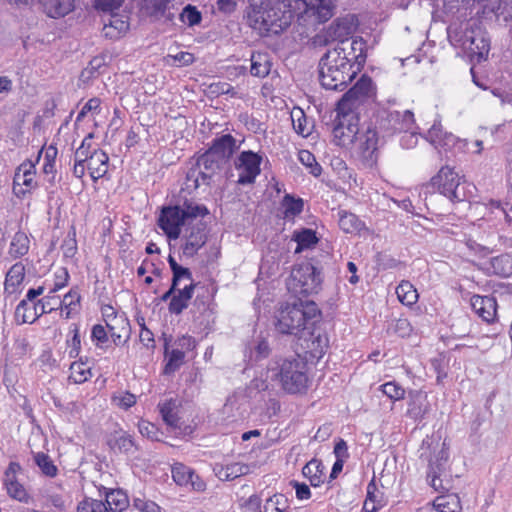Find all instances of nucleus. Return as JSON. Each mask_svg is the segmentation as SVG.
Listing matches in <instances>:
<instances>
[{
  "label": "nucleus",
  "mask_w": 512,
  "mask_h": 512,
  "mask_svg": "<svg viewBox=\"0 0 512 512\" xmlns=\"http://www.w3.org/2000/svg\"><path fill=\"white\" fill-rule=\"evenodd\" d=\"M299 161L309 169V172L318 177L321 175L322 168L316 161L315 156L308 150H300L298 153Z\"/></svg>",
  "instance_id": "5fc2aeb1"
},
{
  "label": "nucleus",
  "mask_w": 512,
  "mask_h": 512,
  "mask_svg": "<svg viewBox=\"0 0 512 512\" xmlns=\"http://www.w3.org/2000/svg\"><path fill=\"white\" fill-rule=\"evenodd\" d=\"M134 508L138 512H161V508L153 501L136 498L134 500Z\"/></svg>",
  "instance_id": "774afa93"
},
{
  "label": "nucleus",
  "mask_w": 512,
  "mask_h": 512,
  "mask_svg": "<svg viewBox=\"0 0 512 512\" xmlns=\"http://www.w3.org/2000/svg\"><path fill=\"white\" fill-rule=\"evenodd\" d=\"M328 345V339L324 335H317L311 342V346H309L313 357L321 358L325 353V349Z\"/></svg>",
  "instance_id": "0e129e2a"
},
{
  "label": "nucleus",
  "mask_w": 512,
  "mask_h": 512,
  "mask_svg": "<svg viewBox=\"0 0 512 512\" xmlns=\"http://www.w3.org/2000/svg\"><path fill=\"white\" fill-rule=\"evenodd\" d=\"M180 404L177 399H168L158 404L163 421L172 429L180 428Z\"/></svg>",
  "instance_id": "bb28decb"
},
{
  "label": "nucleus",
  "mask_w": 512,
  "mask_h": 512,
  "mask_svg": "<svg viewBox=\"0 0 512 512\" xmlns=\"http://www.w3.org/2000/svg\"><path fill=\"white\" fill-rule=\"evenodd\" d=\"M292 240L297 243L295 253H299L305 249H310L314 247L319 241L318 237L316 236V232L308 228L294 231Z\"/></svg>",
  "instance_id": "473e14b6"
},
{
  "label": "nucleus",
  "mask_w": 512,
  "mask_h": 512,
  "mask_svg": "<svg viewBox=\"0 0 512 512\" xmlns=\"http://www.w3.org/2000/svg\"><path fill=\"white\" fill-rule=\"evenodd\" d=\"M323 470L324 467L321 461L312 459L303 467L302 473L312 486L318 487L324 481L325 474Z\"/></svg>",
  "instance_id": "f704fd0d"
},
{
  "label": "nucleus",
  "mask_w": 512,
  "mask_h": 512,
  "mask_svg": "<svg viewBox=\"0 0 512 512\" xmlns=\"http://www.w3.org/2000/svg\"><path fill=\"white\" fill-rule=\"evenodd\" d=\"M288 508V500L283 494H274L264 504V512H283Z\"/></svg>",
  "instance_id": "6e6d98bb"
},
{
  "label": "nucleus",
  "mask_w": 512,
  "mask_h": 512,
  "mask_svg": "<svg viewBox=\"0 0 512 512\" xmlns=\"http://www.w3.org/2000/svg\"><path fill=\"white\" fill-rule=\"evenodd\" d=\"M106 327L115 345L121 344L122 338L129 336V322L123 314L109 319Z\"/></svg>",
  "instance_id": "c85d7f7f"
},
{
  "label": "nucleus",
  "mask_w": 512,
  "mask_h": 512,
  "mask_svg": "<svg viewBox=\"0 0 512 512\" xmlns=\"http://www.w3.org/2000/svg\"><path fill=\"white\" fill-rule=\"evenodd\" d=\"M433 506L439 512H460L461 511V503L460 498L455 493H449L438 496L434 502Z\"/></svg>",
  "instance_id": "c9c22d12"
},
{
  "label": "nucleus",
  "mask_w": 512,
  "mask_h": 512,
  "mask_svg": "<svg viewBox=\"0 0 512 512\" xmlns=\"http://www.w3.org/2000/svg\"><path fill=\"white\" fill-rule=\"evenodd\" d=\"M6 490L8 495L15 500L23 502L28 499L27 491L19 481H15L13 485L9 486Z\"/></svg>",
  "instance_id": "338daca9"
},
{
  "label": "nucleus",
  "mask_w": 512,
  "mask_h": 512,
  "mask_svg": "<svg viewBox=\"0 0 512 512\" xmlns=\"http://www.w3.org/2000/svg\"><path fill=\"white\" fill-rule=\"evenodd\" d=\"M106 444L113 453L133 455L138 450L133 436L123 429L107 434Z\"/></svg>",
  "instance_id": "2eb2a0df"
},
{
  "label": "nucleus",
  "mask_w": 512,
  "mask_h": 512,
  "mask_svg": "<svg viewBox=\"0 0 512 512\" xmlns=\"http://www.w3.org/2000/svg\"><path fill=\"white\" fill-rule=\"evenodd\" d=\"M129 29V23L119 17H113L109 24L104 26L105 36L117 38Z\"/></svg>",
  "instance_id": "8fccbe9b"
},
{
  "label": "nucleus",
  "mask_w": 512,
  "mask_h": 512,
  "mask_svg": "<svg viewBox=\"0 0 512 512\" xmlns=\"http://www.w3.org/2000/svg\"><path fill=\"white\" fill-rule=\"evenodd\" d=\"M185 224L180 206L163 207L158 218V226L172 240L179 238L181 227Z\"/></svg>",
  "instance_id": "ddd939ff"
},
{
  "label": "nucleus",
  "mask_w": 512,
  "mask_h": 512,
  "mask_svg": "<svg viewBox=\"0 0 512 512\" xmlns=\"http://www.w3.org/2000/svg\"><path fill=\"white\" fill-rule=\"evenodd\" d=\"M207 241L205 226L200 223L190 229L189 234L185 237V243L182 246L183 255L193 257Z\"/></svg>",
  "instance_id": "aec40b11"
},
{
  "label": "nucleus",
  "mask_w": 512,
  "mask_h": 512,
  "mask_svg": "<svg viewBox=\"0 0 512 512\" xmlns=\"http://www.w3.org/2000/svg\"><path fill=\"white\" fill-rule=\"evenodd\" d=\"M186 188L189 190H196L202 185V174L199 170V167H191L186 175V181H185Z\"/></svg>",
  "instance_id": "052dcab7"
},
{
  "label": "nucleus",
  "mask_w": 512,
  "mask_h": 512,
  "mask_svg": "<svg viewBox=\"0 0 512 512\" xmlns=\"http://www.w3.org/2000/svg\"><path fill=\"white\" fill-rule=\"evenodd\" d=\"M236 148V140L234 137L230 134H225L214 139L212 146L207 151L214 156H218L220 161L226 163Z\"/></svg>",
  "instance_id": "5701e85b"
},
{
  "label": "nucleus",
  "mask_w": 512,
  "mask_h": 512,
  "mask_svg": "<svg viewBox=\"0 0 512 512\" xmlns=\"http://www.w3.org/2000/svg\"><path fill=\"white\" fill-rule=\"evenodd\" d=\"M170 0H144L143 9L151 17L160 19L165 17L167 20L173 19V14H167Z\"/></svg>",
  "instance_id": "2f4dec72"
},
{
  "label": "nucleus",
  "mask_w": 512,
  "mask_h": 512,
  "mask_svg": "<svg viewBox=\"0 0 512 512\" xmlns=\"http://www.w3.org/2000/svg\"><path fill=\"white\" fill-rule=\"evenodd\" d=\"M29 250V238L24 232H17L10 244L9 254L14 258L24 256Z\"/></svg>",
  "instance_id": "a18cd8bd"
},
{
  "label": "nucleus",
  "mask_w": 512,
  "mask_h": 512,
  "mask_svg": "<svg viewBox=\"0 0 512 512\" xmlns=\"http://www.w3.org/2000/svg\"><path fill=\"white\" fill-rule=\"evenodd\" d=\"M184 357L185 354L181 349H173L169 355L168 362L165 365L164 373L169 374L176 371L183 363Z\"/></svg>",
  "instance_id": "4d7b16f0"
},
{
  "label": "nucleus",
  "mask_w": 512,
  "mask_h": 512,
  "mask_svg": "<svg viewBox=\"0 0 512 512\" xmlns=\"http://www.w3.org/2000/svg\"><path fill=\"white\" fill-rule=\"evenodd\" d=\"M465 50H467L472 58H476L478 62L485 60L490 51V38L488 33L482 27L473 22L466 27L461 39Z\"/></svg>",
  "instance_id": "6e6552de"
},
{
  "label": "nucleus",
  "mask_w": 512,
  "mask_h": 512,
  "mask_svg": "<svg viewBox=\"0 0 512 512\" xmlns=\"http://www.w3.org/2000/svg\"><path fill=\"white\" fill-rule=\"evenodd\" d=\"M389 118L391 121L397 123V126H395L394 129L398 131L412 130L415 122L414 114L410 110H405L403 112L391 111L389 113Z\"/></svg>",
  "instance_id": "37998d69"
},
{
  "label": "nucleus",
  "mask_w": 512,
  "mask_h": 512,
  "mask_svg": "<svg viewBox=\"0 0 512 512\" xmlns=\"http://www.w3.org/2000/svg\"><path fill=\"white\" fill-rule=\"evenodd\" d=\"M79 512H109L106 504L101 500L85 499L78 506Z\"/></svg>",
  "instance_id": "13d9d810"
},
{
  "label": "nucleus",
  "mask_w": 512,
  "mask_h": 512,
  "mask_svg": "<svg viewBox=\"0 0 512 512\" xmlns=\"http://www.w3.org/2000/svg\"><path fill=\"white\" fill-rule=\"evenodd\" d=\"M322 283L321 272L310 262H302L293 267L286 285L296 297L318 293Z\"/></svg>",
  "instance_id": "423d86ee"
},
{
  "label": "nucleus",
  "mask_w": 512,
  "mask_h": 512,
  "mask_svg": "<svg viewBox=\"0 0 512 512\" xmlns=\"http://www.w3.org/2000/svg\"><path fill=\"white\" fill-rule=\"evenodd\" d=\"M381 390L391 400H400L405 395L404 388L395 382H387L381 385Z\"/></svg>",
  "instance_id": "e2e57ef3"
},
{
  "label": "nucleus",
  "mask_w": 512,
  "mask_h": 512,
  "mask_svg": "<svg viewBox=\"0 0 512 512\" xmlns=\"http://www.w3.org/2000/svg\"><path fill=\"white\" fill-rule=\"evenodd\" d=\"M35 165L27 160L19 165L13 178V191L16 195L25 194L36 185L34 181Z\"/></svg>",
  "instance_id": "a211bd4d"
},
{
  "label": "nucleus",
  "mask_w": 512,
  "mask_h": 512,
  "mask_svg": "<svg viewBox=\"0 0 512 512\" xmlns=\"http://www.w3.org/2000/svg\"><path fill=\"white\" fill-rule=\"evenodd\" d=\"M270 62L268 55L265 53H253L251 55L250 73L256 77H265L269 74Z\"/></svg>",
  "instance_id": "ea45409f"
},
{
  "label": "nucleus",
  "mask_w": 512,
  "mask_h": 512,
  "mask_svg": "<svg viewBox=\"0 0 512 512\" xmlns=\"http://www.w3.org/2000/svg\"><path fill=\"white\" fill-rule=\"evenodd\" d=\"M398 300L406 306L414 305L418 300V293L409 281H402L396 287Z\"/></svg>",
  "instance_id": "a19ab883"
},
{
  "label": "nucleus",
  "mask_w": 512,
  "mask_h": 512,
  "mask_svg": "<svg viewBox=\"0 0 512 512\" xmlns=\"http://www.w3.org/2000/svg\"><path fill=\"white\" fill-rule=\"evenodd\" d=\"M262 157L252 151H243L235 160V168L238 171L237 183L240 185L254 183L260 174Z\"/></svg>",
  "instance_id": "f8f14e48"
},
{
  "label": "nucleus",
  "mask_w": 512,
  "mask_h": 512,
  "mask_svg": "<svg viewBox=\"0 0 512 512\" xmlns=\"http://www.w3.org/2000/svg\"><path fill=\"white\" fill-rule=\"evenodd\" d=\"M375 95L372 79L362 75L355 85L350 88L337 104L339 113L351 112L356 106Z\"/></svg>",
  "instance_id": "1a4fd4ad"
},
{
  "label": "nucleus",
  "mask_w": 512,
  "mask_h": 512,
  "mask_svg": "<svg viewBox=\"0 0 512 512\" xmlns=\"http://www.w3.org/2000/svg\"><path fill=\"white\" fill-rule=\"evenodd\" d=\"M182 22L187 23L189 26L197 25L201 22V13L191 5H187L180 14Z\"/></svg>",
  "instance_id": "bf43d9fd"
},
{
  "label": "nucleus",
  "mask_w": 512,
  "mask_h": 512,
  "mask_svg": "<svg viewBox=\"0 0 512 512\" xmlns=\"http://www.w3.org/2000/svg\"><path fill=\"white\" fill-rule=\"evenodd\" d=\"M292 19L290 5L281 0L272 3L261 2L247 14L249 25L263 35L281 33L290 26Z\"/></svg>",
  "instance_id": "f03ea898"
},
{
  "label": "nucleus",
  "mask_w": 512,
  "mask_h": 512,
  "mask_svg": "<svg viewBox=\"0 0 512 512\" xmlns=\"http://www.w3.org/2000/svg\"><path fill=\"white\" fill-rule=\"evenodd\" d=\"M427 140L436 148H447L454 145L456 142V137L451 133L443 131L440 122H435L428 130Z\"/></svg>",
  "instance_id": "cd10ccee"
},
{
  "label": "nucleus",
  "mask_w": 512,
  "mask_h": 512,
  "mask_svg": "<svg viewBox=\"0 0 512 512\" xmlns=\"http://www.w3.org/2000/svg\"><path fill=\"white\" fill-rule=\"evenodd\" d=\"M195 284L190 283L185 285L182 289L177 288L176 293L171 298L169 303V312L171 314L179 315L188 307V303L193 296Z\"/></svg>",
  "instance_id": "a878e982"
},
{
  "label": "nucleus",
  "mask_w": 512,
  "mask_h": 512,
  "mask_svg": "<svg viewBox=\"0 0 512 512\" xmlns=\"http://www.w3.org/2000/svg\"><path fill=\"white\" fill-rule=\"evenodd\" d=\"M92 137V134H89L87 137L84 138L80 147L75 151L74 160H77V162L87 163L91 153L93 152L91 151L90 143Z\"/></svg>",
  "instance_id": "680f3d73"
},
{
  "label": "nucleus",
  "mask_w": 512,
  "mask_h": 512,
  "mask_svg": "<svg viewBox=\"0 0 512 512\" xmlns=\"http://www.w3.org/2000/svg\"><path fill=\"white\" fill-rule=\"evenodd\" d=\"M224 164L219 160L218 156H214L209 151H206L198 157L195 167H199L202 174V183L208 186L213 176L222 169Z\"/></svg>",
  "instance_id": "6ab92c4d"
},
{
  "label": "nucleus",
  "mask_w": 512,
  "mask_h": 512,
  "mask_svg": "<svg viewBox=\"0 0 512 512\" xmlns=\"http://www.w3.org/2000/svg\"><path fill=\"white\" fill-rule=\"evenodd\" d=\"M493 13L498 21L508 22L512 20V5L505 1H490L484 8V12Z\"/></svg>",
  "instance_id": "79ce46f5"
},
{
  "label": "nucleus",
  "mask_w": 512,
  "mask_h": 512,
  "mask_svg": "<svg viewBox=\"0 0 512 512\" xmlns=\"http://www.w3.org/2000/svg\"><path fill=\"white\" fill-rule=\"evenodd\" d=\"M320 311L313 301L297 300L286 303L278 310L276 328L282 334L298 335L309 321L316 319Z\"/></svg>",
  "instance_id": "7ed1b4c3"
},
{
  "label": "nucleus",
  "mask_w": 512,
  "mask_h": 512,
  "mask_svg": "<svg viewBox=\"0 0 512 512\" xmlns=\"http://www.w3.org/2000/svg\"><path fill=\"white\" fill-rule=\"evenodd\" d=\"M111 401L116 407L128 410L136 404V396L128 391H118L112 395Z\"/></svg>",
  "instance_id": "864d4df0"
},
{
  "label": "nucleus",
  "mask_w": 512,
  "mask_h": 512,
  "mask_svg": "<svg viewBox=\"0 0 512 512\" xmlns=\"http://www.w3.org/2000/svg\"><path fill=\"white\" fill-rule=\"evenodd\" d=\"M104 503L108 507L109 512H122L129 505L127 495L121 490H110L107 492Z\"/></svg>",
  "instance_id": "e433bc0d"
},
{
  "label": "nucleus",
  "mask_w": 512,
  "mask_h": 512,
  "mask_svg": "<svg viewBox=\"0 0 512 512\" xmlns=\"http://www.w3.org/2000/svg\"><path fill=\"white\" fill-rule=\"evenodd\" d=\"M358 22L354 15L348 14L343 17L336 18L327 29L314 35L310 39L313 47H324L331 42L337 41L336 47L351 49L355 43L363 44V51H366V42L362 38H355L352 41L349 38L356 31Z\"/></svg>",
  "instance_id": "20e7f679"
},
{
  "label": "nucleus",
  "mask_w": 512,
  "mask_h": 512,
  "mask_svg": "<svg viewBox=\"0 0 512 512\" xmlns=\"http://www.w3.org/2000/svg\"><path fill=\"white\" fill-rule=\"evenodd\" d=\"M425 449H430V444L426 440L422 443L420 458L428 461L427 478L430 479V486L438 492L448 491L449 487L444 484V480L442 479V476L445 475L448 451L444 448H440L432 455L430 452L427 453Z\"/></svg>",
  "instance_id": "0eeeda50"
},
{
  "label": "nucleus",
  "mask_w": 512,
  "mask_h": 512,
  "mask_svg": "<svg viewBox=\"0 0 512 512\" xmlns=\"http://www.w3.org/2000/svg\"><path fill=\"white\" fill-rule=\"evenodd\" d=\"M376 490L377 486L372 479L367 486V496L363 505L364 512H377L382 507L381 500H378L375 494Z\"/></svg>",
  "instance_id": "09e8293b"
},
{
  "label": "nucleus",
  "mask_w": 512,
  "mask_h": 512,
  "mask_svg": "<svg viewBox=\"0 0 512 512\" xmlns=\"http://www.w3.org/2000/svg\"><path fill=\"white\" fill-rule=\"evenodd\" d=\"M25 305L26 300H21L16 307L15 317L21 323H33L35 322L41 315L47 313V310L42 304V300H39L37 303H31V313L25 314Z\"/></svg>",
  "instance_id": "7c9ffc66"
},
{
  "label": "nucleus",
  "mask_w": 512,
  "mask_h": 512,
  "mask_svg": "<svg viewBox=\"0 0 512 512\" xmlns=\"http://www.w3.org/2000/svg\"><path fill=\"white\" fill-rule=\"evenodd\" d=\"M379 138L373 129H368L360 138L359 159L365 168L376 167L379 159Z\"/></svg>",
  "instance_id": "4468645a"
},
{
  "label": "nucleus",
  "mask_w": 512,
  "mask_h": 512,
  "mask_svg": "<svg viewBox=\"0 0 512 512\" xmlns=\"http://www.w3.org/2000/svg\"><path fill=\"white\" fill-rule=\"evenodd\" d=\"M338 224L345 233L351 234L359 232L364 227V223L357 215L345 210L338 212Z\"/></svg>",
  "instance_id": "72a5a7b5"
},
{
  "label": "nucleus",
  "mask_w": 512,
  "mask_h": 512,
  "mask_svg": "<svg viewBox=\"0 0 512 512\" xmlns=\"http://www.w3.org/2000/svg\"><path fill=\"white\" fill-rule=\"evenodd\" d=\"M366 61L362 43L351 49L335 47L328 50L319 61V80L327 90H344L355 78Z\"/></svg>",
  "instance_id": "f257e3e1"
},
{
  "label": "nucleus",
  "mask_w": 512,
  "mask_h": 512,
  "mask_svg": "<svg viewBox=\"0 0 512 512\" xmlns=\"http://www.w3.org/2000/svg\"><path fill=\"white\" fill-rule=\"evenodd\" d=\"M307 371V363L299 357H293L281 361L276 376L284 391L289 394H301L308 389Z\"/></svg>",
  "instance_id": "39448f33"
},
{
  "label": "nucleus",
  "mask_w": 512,
  "mask_h": 512,
  "mask_svg": "<svg viewBox=\"0 0 512 512\" xmlns=\"http://www.w3.org/2000/svg\"><path fill=\"white\" fill-rule=\"evenodd\" d=\"M282 206L284 208L285 217H294L303 211L304 202L301 198H294L287 194L282 200Z\"/></svg>",
  "instance_id": "de8ad7c7"
},
{
  "label": "nucleus",
  "mask_w": 512,
  "mask_h": 512,
  "mask_svg": "<svg viewBox=\"0 0 512 512\" xmlns=\"http://www.w3.org/2000/svg\"><path fill=\"white\" fill-rule=\"evenodd\" d=\"M251 468L249 465L244 463H230L227 465L217 464L214 467L215 475L221 481H232L236 478L249 474Z\"/></svg>",
  "instance_id": "393cba45"
},
{
  "label": "nucleus",
  "mask_w": 512,
  "mask_h": 512,
  "mask_svg": "<svg viewBox=\"0 0 512 512\" xmlns=\"http://www.w3.org/2000/svg\"><path fill=\"white\" fill-rule=\"evenodd\" d=\"M430 410V404L427 395L420 391H414L409 394L407 415L417 420H422Z\"/></svg>",
  "instance_id": "4be33fe9"
},
{
  "label": "nucleus",
  "mask_w": 512,
  "mask_h": 512,
  "mask_svg": "<svg viewBox=\"0 0 512 512\" xmlns=\"http://www.w3.org/2000/svg\"><path fill=\"white\" fill-rule=\"evenodd\" d=\"M181 213L183 214V219L186 223L189 219L204 217L209 213V211L204 205L193 201H185L181 207Z\"/></svg>",
  "instance_id": "49530a36"
},
{
  "label": "nucleus",
  "mask_w": 512,
  "mask_h": 512,
  "mask_svg": "<svg viewBox=\"0 0 512 512\" xmlns=\"http://www.w3.org/2000/svg\"><path fill=\"white\" fill-rule=\"evenodd\" d=\"M60 307L70 308V310L79 311L80 307V294L75 290H70L62 300H60Z\"/></svg>",
  "instance_id": "69168bd1"
},
{
  "label": "nucleus",
  "mask_w": 512,
  "mask_h": 512,
  "mask_svg": "<svg viewBox=\"0 0 512 512\" xmlns=\"http://www.w3.org/2000/svg\"><path fill=\"white\" fill-rule=\"evenodd\" d=\"M108 155L100 149H94L87 161V169L94 181L102 178L108 171Z\"/></svg>",
  "instance_id": "b1692460"
},
{
  "label": "nucleus",
  "mask_w": 512,
  "mask_h": 512,
  "mask_svg": "<svg viewBox=\"0 0 512 512\" xmlns=\"http://www.w3.org/2000/svg\"><path fill=\"white\" fill-rule=\"evenodd\" d=\"M44 12L50 18H61L74 10V0H42Z\"/></svg>",
  "instance_id": "c756f323"
},
{
  "label": "nucleus",
  "mask_w": 512,
  "mask_h": 512,
  "mask_svg": "<svg viewBox=\"0 0 512 512\" xmlns=\"http://www.w3.org/2000/svg\"><path fill=\"white\" fill-rule=\"evenodd\" d=\"M433 185L439 192L450 199L452 202H460L465 198V193L460 187V178L458 174L450 167H442L438 174L432 178Z\"/></svg>",
  "instance_id": "9b49d317"
},
{
  "label": "nucleus",
  "mask_w": 512,
  "mask_h": 512,
  "mask_svg": "<svg viewBox=\"0 0 512 512\" xmlns=\"http://www.w3.org/2000/svg\"><path fill=\"white\" fill-rule=\"evenodd\" d=\"M34 462L44 475L48 477H55L57 475L58 469L47 454L43 452L36 453L34 455Z\"/></svg>",
  "instance_id": "3c124183"
},
{
  "label": "nucleus",
  "mask_w": 512,
  "mask_h": 512,
  "mask_svg": "<svg viewBox=\"0 0 512 512\" xmlns=\"http://www.w3.org/2000/svg\"><path fill=\"white\" fill-rule=\"evenodd\" d=\"M291 120L295 132L303 137H307L311 133V127L308 125L304 112L299 109L291 113Z\"/></svg>",
  "instance_id": "603ef678"
},
{
  "label": "nucleus",
  "mask_w": 512,
  "mask_h": 512,
  "mask_svg": "<svg viewBox=\"0 0 512 512\" xmlns=\"http://www.w3.org/2000/svg\"><path fill=\"white\" fill-rule=\"evenodd\" d=\"M473 310L487 323L494 321L496 317L497 303L492 296L474 295L471 298Z\"/></svg>",
  "instance_id": "412c9836"
},
{
  "label": "nucleus",
  "mask_w": 512,
  "mask_h": 512,
  "mask_svg": "<svg viewBox=\"0 0 512 512\" xmlns=\"http://www.w3.org/2000/svg\"><path fill=\"white\" fill-rule=\"evenodd\" d=\"M171 472L177 485L190 487L197 492H202L206 488V483L190 467L182 463L174 464Z\"/></svg>",
  "instance_id": "f3484780"
},
{
  "label": "nucleus",
  "mask_w": 512,
  "mask_h": 512,
  "mask_svg": "<svg viewBox=\"0 0 512 512\" xmlns=\"http://www.w3.org/2000/svg\"><path fill=\"white\" fill-rule=\"evenodd\" d=\"M25 276V268L22 263L14 264L7 272L5 279V289L13 292L20 285Z\"/></svg>",
  "instance_id": "c03bdc74"
},
{
  "label": "nucleus",
  "mask_w": 512,
  "mask_h": 512,
  "mask_svg": "<svg viewBox=\"0 0 512 512\" xmlns=\"http://www.w3.org/2000/svg\"><path fill=\"white\" fill-rule=\"evenodd\" d=\"M349 113L350 112L341 113L342 118H339L332 130L333 142L341 147H348L351 145L358 134L357 124L352 123L350 119H347Z\"/></svg>",
  "instance_id": "dca6fc26"
},
{
  "label": "nucleus",
  "mask_w": 512,
  "mask_h": 512,
  "mask_svg": "<svg viewBox=\"0 0 512 512\" xmlns=\"http://www.w3.org/2000/svg\"><path fill=\"white\" fill-rule=\"evenodd\" d=\"M92 377L91 367L83 361H75L70 365L69 379L75 384H82Z\"/></svg>",
  "instance_id": "58836bf2"
},
{
  "label": "nucleus",
  "mask_w": 512,
  "mask_h": 512,
  "mask_svg": "<svg viewBox=\"0 0 512 512\" xmlns=\"http://www.w3.org/2000/svg\"><path fill=\"white\" fill-rule=\"evenodd\" d=\"M490 269L497 276L509 277L512 274V257L509 254H501L492 258Z\"/></svg>",
  "instance_id": "4c0bfd02"
},
{
  "label": "nucleus",
  "mask_w": 512,
  "mask_h": 512,
  "mask_svg": "<svg viewBox=\"0 0 512 512\" xmlns=\"http://www.w3.org/2000/svg\"><path fill=\"white\" fill-rule=\"evenodd\" d=\"M334 8V0H309L298 21L307 28L316 29L317 25L325 23L334 15Z\"/></svg>",
  "instance_id": "9d476101"
}]
</instances>
